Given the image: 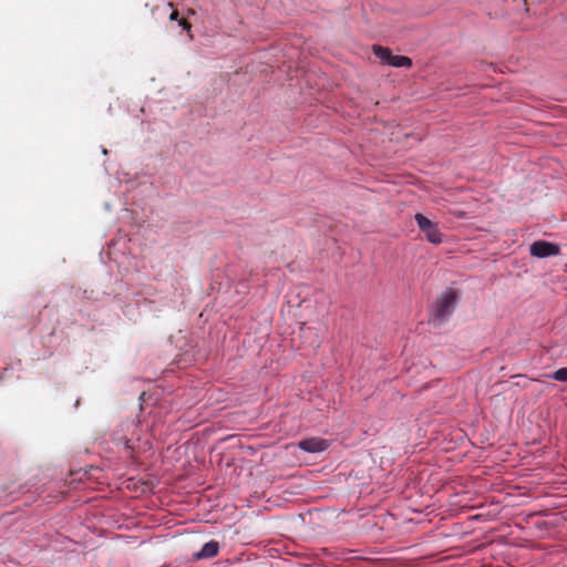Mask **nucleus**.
I'll return each instance as SVG.
<instances>
[{
  "label": "nucleus",
  "mask_w": 567,
  "mask_h": 567,
  "mask_svg": "<svg viewBox=\"0 0 567 567\" xmlns=\"http://www.w3.org/2000/svg\"><path fill=\"white\" fill-rule=\"evenodd\" d=\"M456 306V293L453 290L444 291L432 309V318L439 323L444 322L454 311Z\"/></svg>",
  "instance_id": "obj_1"
},
{
  "label": "nucleus",
  "mask_w": 567,
  "mask_h": 567,
  "mask_svg": "<svg viewBox=\"0 0 567 567\" xmlns=\"http://www.w3.org/2000/svg\"><path fill=\"white\" fill-rule=\"evenodd\" d=\"M415 219L420 229L424 231L427 241L436 245L443 241V234L437 228V225L429 219L426 215H415Z\"/></svg>",
  "instance_id": "obj_2"
},
{
  "label": "nucleus",
  "mask_w": 567,
  "mask_h": 567,
  "mask_svg": "<svg viewBox=\"0 0 567 567\" xmlns=\"http://www.w3.org/2000/svg\"><path fill=\"white\" fill-rule=\"evenodd\" d=\"M529 252L536 258H547L558 255L559 247L549 241L537 240L529 246Z\"/></svg>",
  "instance_id": "obj_3"
},
{
  "label": "nucleus",
  "mask_w": 567,
  "mask_h": 567,
  "mask_svg": "<svg viewBox=\"0 0 567 567\" xmlns=\"http://www.w3.org/2000/svg\"><path fill=\"white\" fill-rule=\"evenodd\" d=\"M298 446L300 450L307 452V453H319L323 452L328 449V443L323 439L319 437H311V439H305L298 443Z\"/></svg>",
  "instance_id": "obj_4"
},
{
  "label": "nucleus",
  "mask_w": 567,
  "mask_h": 567,
  "mask_svg": "<svg viewBox=\"0 0 567 567\" xmlns=\"http://www.w3.org/2000/svg\"><path fill=\"white\" fill-rule=\"evenodd\" d=\"M219 543L217 540H209L208 543L204 544L200 550L193 554L194 560H203V559H209L214 558L219 553Z\"/></svg>",
  "instance_id": "obj_5"
},
{
  "label": "nucleus",
  "mask_w": 567,
  "mask_h": 567,
  "mask_svg": "<svg viewBox=\"0 0 567 567\" xmlns=\"http://www.w3.org/2000/svg\"><path fill=\"white\" fill-rule=\"evenodd\" d=\"M121 426H122V432H124V433L132 432V436H135V431L137 429V425L135 423L126 422V423H123ZM113 441H114V443L116 445H122L125 450H132L133 449V445H131V439H128L126 436V434H124V435H115Z\"/></svg>",
  "instance_id": "obj_6"
},
{
  "label": "nucleus",
  "mask_w": 567,
  "mask_h": 567,
  "mask_svg": "<svg viewBox=\"0 0 567 567\" xmlns=\"http://www.w3.org/2000/svg\"><path fill=\"white\" fill-rule=\"evenodd\" d=\"M372 51L377 58H379L382 62L389 64V60L391 58V50L378 44L372 47Z\"/></svg>",
  "instance_id": "obj_7"
},
{
  "label": "nucleus",
  "mask_w": 567,
  "mask_h": 567,
  "mask_svg": "<svg viewBox=\"0 0 567 567\" xmlns=\"http://www.w3.org/2000/svg\"><path fill=\"white\" fill-rule=\"evenodd\" d=\"M389 65L395 66V68H402V66H411L412 60L404 55H394L391 54V58L389 60Z\"/></svg>",
  "instance_id": "obj_8"
},
{
  "label": "nucleus",
  "mask_w": 567,
  "mask_h": 567,
  "mask_svg": "<svg viewBox=\"0 0 567 567\" xmlns=\"http://www.w3.org/2000/svg\"><path fill=\"white\" fill-rule=\"evenodd\" d=\"M550 379L567 383V367L560 368L549 375Z\"/></svg>",
  "instance_id": "obj_9"
},
{
  "label": "nucleus",
  "mask_w": 567,
  "mask_h": 567,
  "mask_svg": "<svg viewBox=\"0 0 567 567\" xmlns=\"http://www.w3.org/2000/svg\"><path fill=\"white\" fill-rule=\"evenodd\" d=\"M178 25L183 28V30L190 31L192 24L184 18L178 20Z\"/></svg>",
  "instance_id": "obj_10"
},
{
  "label": "nucleus",
  "mask_w": 567,
  "mask_h": 567,
  "mask_svg": "<svg viewBox=\"0 0 567 567\" xmlns=\"http://www.w3.org/2000/svg\"><path fill=\"white\" fill-rule=\"evenodd\" d=\"M169 20L171 21H177L179 20V13L178 11L175 9L172 11V13L169 14Z\"/></svg>",
  "instance_id": "obj_11"
}]
</instances>
